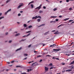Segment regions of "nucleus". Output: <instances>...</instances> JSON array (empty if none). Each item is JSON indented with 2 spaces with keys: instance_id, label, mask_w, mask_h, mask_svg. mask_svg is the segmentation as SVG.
<instances>
[{
  "instance_id": "8fccbe9b",
  "label": "nucleus",
  "mask_w": 74,
  "mask_h": 74,
  "mask_svg": "<svg viewBox=\"0 0 74 74\" xmlns=\"http://www.w3.org/2000/svg\"><path fill=\"white\" fill-rule=\"evenodd\" d=\"M73 20H69V22H73Z\"/></svg>"
},
{
  "instance_id": "aec40b11",
  "label": "nucleus",
  "mask_w": 74,
  "mask_h": 74,
  "mask_svg": "<svg viewBox=\"0 0 74 74\" xmlns=\"http://www.w3.org/2000/svg\"><path fill=\"white\" fill-rule=\"evenodd\" d=\"M57 16H51L50 18H56Z\"/></svg>"
},
{
  "instance_id": "69168bd1",
  "label": "nucleus",
  "mask_w": 74,
  "mask_h": 74,
  "mask_svg": "<svg viewBox=\"0 0 74 74\" xmlns=\"http://www.w3.org/2000/svg\"><path fill=\"white\" fill-rule=\"evenodd\" d=\"M56 60H59V59L57 58H56Z\"/></svg>"
},
{
  "instance_id": "7c9ffc66",
  "label": "nucleus",
  "mask_w": 74,
  "mask_h": 74,
  "mask_svg": "<svg viewBox=\"0 0 74 74\" xmlns=\"http://www.w3.org/2000/svg\"><path fill=\"white\" fill-rule=\"evenodd\" d=\"M30 32H32V31H29L26 32L27 33H30Z\"/></svg>"
},
{
  "instance_id": "c756f323",
  "label": "nucleus",
  "mask_w": 74,
  "mask_h": 74,
  "mask_svg": "<svg viewBox=\"0 0 74 74\" xmlns=\"http://www.w3.org/2000/svg\"><path fill=\"white\" fill-rule=\"evenodd\" d=\"M21 7V6L19 5L17 7V9H19V8H20Z\"/></svg>"
},
{
  "instance_id": "e2e57ef3",
  "label": "nucleus",
  "mask_w": 74,
  "mask_h": 74,
  "mask_svg": "<svg viewBox=\"0 0 74 74\" xmlns=\"http://www.w3.org/2000/svg\"><path fill=\"white\" fill-rule=\"evenodd\" d=\"M66 2H69V0H66Z\"/></svg>"
},
{
  "instance_id": "423d86ee",
  "label": "nucleus",
  "mask_w": 74,
  "mask_h": 74,
  "mask_svg": "<svg viewBox=\"0 0 74 74\" xmlns=\"http://www.w3.org/2000/svg\"><path fill=\"white\" fill-rule=\"evenodd\" d=\"M54 46H56V45L55 44H53L52 45H50V47H54Z\"/></svg>"
},
{
  "instance_id": "de8ad7c7",
  "label": "nucleus",
  "mask_w": 74,
  "mask_h": 74,
  "mask_svg": "<svg viewBox=\"0 0 74 74\" xmlns=\"http://www.w3.org/2000/svg\"><path fill=\"white\" fill-rule=\"evenodd\" d=\"M69 10H70V11H71V10H72V8H71L69 9Z\"/></svg>"
},
{
  "instance_id": "864d4df0",
  "label": "nucleus",
  "mask_w": 74,
  "mask_h": 74,
  "mask_svg": "<svg viewBox=\"0 0 74 74\" xmlns=\"http://www.w3.org/2000/svg\"><path fill=\"white\" fill-rule=\"evenodd\" d=\"M43 8L44 9H46V7L45 6H43Z\"/></svg>"
},
{
  "instance_id": "9b49d317",
  "label": "nucleus",
  "mask_w": 74,
  "mask_h": 74,
  "mask_svg": "<svg viewBox=\"0 0 74 74\" xmlns=\"http://www.w3.org/2000/svg\"><path fill=\"white\" fill-rule=\"evenodd\" d=\"M37 16H35L32 17V19H37Z\"/></svg>"
},
{
  "instance_id": "a878e982",
  "label": "nucleus",
  "mask_w": 74,
  "mask_h": 74,
  "mask_svg": "<svg viewBox=\"0 0 74 74\" xmlns=\"http://www.w3.org/2000/svg\"><path fill=\"white\" fill-rule=\"evenodd\" d=\"M43 12L42 11V10H40L39 11V13H40V14H41V13H42Z\"/></svg>"
},
{
  "instance_id": "1a4fd4ad",
  "label": "nucleus",
  "mask_w": 74,
  "mask_h": 74,
  "mask_svg": "<svg viewBox=\"0 0 74 74\" xmlns=\"http://www.w3.org/2000/svg\"><path fill=\"white\" fill-rule=\"evenodd\" d=\"M54 34H59V31H57V32L54 33Z\"/></svg>"
},
{
  "instance_id": "338daca9",
  "label": "nucleus",
  "mask_w": 74,
  "mask_h": 74,
  "mask_svg": "<svg viewBox=\"0 0 74 74\" xmlns=\"http://www.w3.org/2000/svg\"><path fill=\"white\" fill-rule=\"evenodd\" d=\"M20 13H22V12H23V11H20Z\"/></svg>"
},
{
  "instance_id": "b1692460",
  "label": "nucleus",
  "mask_w": 74,
  "mask_h": 74,
  "mask_svg": "<svg viewBox=\"0 0 74 74\" xmlns=\"http://www.w3.org/2000/svg\"><path fill=\"white\" fill-rule=\"evenodd\" d=\"M62 25H64V24H61L59 26H58V27H60V26H62Z\"/></svg>"
},
{
  "instance_id": "bb28decb",
  "label": "nucleus",
  "mask_w": 74,
  "mask_h": 74,
  "mask_svg": "<svg viewBox=\"0 0 74 74\" xmlns=\"http://www.w3.org/2000/svg\"><path fill=\"white\" fill-rule=\"evenodd\" d=\"M37 21L38 22H39L40 21H41V19H37Z\"/></svg>"
},
{
  "instance_id": "49530a36",
  "label": "nucleus",
  "mask_w": 74,
  "mask_h": 74,
  "mask_svg": "<svg viewBox=\"0 0 74 74\" xmlns=\"http://www.w3.org/2000/svg\"><path fill=\"white\" fill-rule=\"evenodd\" d=\"M49 66H52V63H50L49 64Z\"/></svg>"
},
{
  "instance_id": "473e14b6",
  "label": "nucleus",
  "mask_w": 74,
  "mask_h": 74,
  "mask_svg": "<svg viewBox=\"0 0 74 74\" xmlns=\"http://www.w3.org/2000/svg\"><path fill=\"white\" fill-rule=\"evenodd\" d=\"M53 10L54 11H56V10H57V8H55V9H53Z\"/></svg>"
},
{
  "instance_id": "c03bdc74",
  "label": "nucleus",
  "mask_w": 74,
  "mask_h": 74,
  "mask_svg": "<svg viewBox=\"0 0 74 74\" xmlns=\"http://www.w3.org/2000/svg\"><path fill=\"white\" fill-rule=\"evenodd\" d=\"M56 22H58V21H59V19H56Z\"/></svg>"
},
{
  "instance_id": "c9c22d12",
  "label": "nucleus",
  "mask_w": 74,
  "mask_h": 74,
  "mask_svg": "<svg viewBox=\"0 0 74 74\" xmlns=\"http://www.w3.org/2000/svg\"><path fill=\"white\" fill-rule=\"evenodd\" d=\"M26 40V39H22L21 40V41H25V40Z\"/></svg>"
},
{
  "instance_id": "a211bd4d",
  "label": "nucleus",
  "mask_w": 74,
  "mask_h": 74,
  "mask_svg": "<svg viewBox=\"0 0 74 74\" xmlns=\"http://www.w3.org/2000/svg\"><path fill=\"white\" fill-rule=\"evenodd\" d=\"M31 8H34V6H33V4H32L31 5Z\"/></svg>"
},
{
  "instance_id": "774afa93",
  "label": "nucleus",
  "mask_w": 74,
  "mask_h": 74,
  "mask_svg": "<svg viewBox=\"0 0 74 74\" xmlns=\"http://www.w3.org/2000/svg\"><path fill=\"white\" fill-rule=\"evenodd\" d=\"M47 74H51V73L49 72L47 73Z\"/></svg>"
},
{
  "instance_id": "f03ea898",
  "label": "nucleus",
  "mask_w": 74,
  "mask_h": 74,
  "mask_svg": "<svg viewBox=\"0 0 74 74\" xmlns=\"http://www.w3.org/2000/svg\"><path fill=\"white\" fill-rule=\"evenodd\" d=\"M35 64V66H38V65H39V64H38V63L37 62L33 63L32 64V66H33V64Z\"/></svg>"
},
{
  "instance_id": "09e8293b",
  "label": "nucleus",
  "mask_w": 74,
  "mask_h": 74,
  "mask_svg": "<svg viewBox=\"0 0 74 74\" xmlns=\"http://www.w3.org/2000/svg\"><path fill=\"white\" fill-rule=\"evenodd\" d=\"M65 71H66V70H63V71H62V73H64V72H65Z\"/></svg>"
},
{
  "instance_id": "72a5a7b5",
  "label": "nucleus",
  "mask_w": 74,
  "mask_h": 74,
  "mask_svg": "<svg viewBox=\"0 0 74 74\" xmlns=\"http://www.w3.org/2000/svg\"><path fill=\"white\" fill-rule=\"evenodd\" d=\"M16 67H21V66H16Z\"/></svg>"
},
{
  "instance_id": "4be33fe9",
  "label": "nucleus",
  "mask_w": 74,
  "mask_h": 74,
  "mask_svg": "<svg viewBox=\"0 0 74 74\" xmlns=\"http://www.w3.org/2000/svg\"><path fill=\"white\" fill-rule=\"evenodd\" d=\"M24 56H28V54H24Z\"/></svg>"
},
{
  "instance_id": "0eeeda50",
  "label": "nucleus",
  "mask_w": 74,
  "mask_h": 74,
  "mask_svg": "<svg viewBox=\"0 0 74 74\" xmlns=\"http://www.w3.org/2000/svg\"><path fill=\"white\" fill-rule=\"evenodd\" d=\"M72 71V69H68L66 70V72H70V71Z\"/></svg>"
},
{
  "instance_id": "412c9836",
  "label": "nucleus",
  "mask_w": 74,
  "mask_h": 74,
  "mask_svg": "<svg viewBox=\"0 0 74 74\" xmlns=\"http://www.w3.org/2000/svg\"><path fill=\"white\" fill-rule=\"evenodd\" d=\"M3 18H4V17L3 16L0 17V20H1V19H3Z\"/></svg>"
},
{
  "instance_id": "f257e3e1",
  "label": "nucleus",
  "mask_w": 74,
  "mask_h": 74,
  "mask_svg": "<svg viewBox=\"0 0 74 74\" xmlns=\"http://www.w3.org/2000/svg\"><path fill=\"white\" fill-rule=\"evenodd\" d=\"M53 52H57L58 51H59L60 50V49H53Z\"/></svg>"
},
{
  "instance_id": "0e129e2a",
  "label": "nucleus",
  "mask_w": 74,
  "mask_h": 74,
  "mask_svg": "<svg viewBox=\"0 0 74 74\" xmlns=\"http://www.w3.org/2000/svg\"><path fill=\"white\" fill-rule=\"evenodd\" d=\"M4 70H5V69H3V70H1V71H4Z\"/></svg>"
},
{
  "instance_id": "9d476101",
  "label": "nucleus",
  "mask_w": 74,
  "mask_h": 74,
  "mask_svg": "<svg viewBox=\"0 0 74 74\" xmlns=\"http://www.w3.org/2000/svg\"><path fill=\"white\" fill-rule=\"evenodd\" d=\"M37 16V18H39V19H41V17L40 16Z\"/></svg>"
},
{
  "instance_id": "ea45409f",
  "label": "nucleus",
  "mask_w": 74,
  "mask_h": 74,
  "mask_svg": "<svg viewBox=\"0 0 74 74\" xmlns=\"http://www.w3.org/2000/svg\"><path fill=\"white\" fill-rule=\"evenodd\" d=\"M32 46V44H30L28 46V48H30Z\"/></svg>"
},
{
  "instance_id": "3c124183",
  "label": "nucleus",
  "mask_w": 74,
  "mask_h": 74,
  "mask_svg": "<svg viewBox=\"0 0 74 74\" xmlns=\"http://www.w3.org/2000/svg\"><path fill=\"white\" fill-rule=\"evenodd\" d=\"M53 69V67H51L50 68V69L51 70V69Z\"/></svg>"
},
{
  "instance_id": "f704fd0d",
  "label": "nucleus",
  "mask_w": 74,
  "mask_h": 74,
  "mask_svg": "<svg viewBox=\"0 0 74 74\" xmlns=\"http://www.w3.org/2000/svg\"><path fill=\"white\" fill-rule=\"evenodd\" d=\"M34 3V1H32L31 2H29V4H31V3Z\"/></svg>"
},
{
  "instance_id": "4c0bfd02",
  "label": "nucleus",
  "mask_w": 74,
  "mask_h": 74,
  "mask_svg": "<svg viewBox=\"0 0 74 74\" xmlns=\"http://www.w3.org/2000/svg\"><path fill=\"white\" fill-rule=\"evenodd\" d=\"M30 35V33H29L27 35H26V37H27Z\"/></svg>"
},
{
  "instance_id": "58836bf2",
  "label": "nucleus",
  "mask_w": 74,
  "mask_h": 74,
  "mask_svg": "<svg viewBox=\"0 0 74 74\" xmlns=\"http://www.w3.org/2000/svg\"><path fill=\"white\" fill-rule=\"evenodd\" d=\"M52 22H54V23H55V22H56V21H50V23H52Z\"/></svg>"
},
{
  "instance_id": "4468645a",
  "label": "nucleus",
  "mask_w": 74,
  "mask_h": 74,
  "mask_svg": "<svg viewBox=\"0 0 74 74\" xmlns=\"http://www.w3.org/2000/svg\"><path fill=\"white\" fill-rule=\"evenodd\" d=\"M45 24H42L40 26H38V27H41V26H45Z\"/></svg>"
},
{
  "instance_id": "13d9d810",
  "label": "nucleus",
  "mask_w": 74,
  "mask_h": 74,
  "mask_svg": "<svg viewBox=\"0 0 74 74\" xmlns=\"http://www.w3.org/2000/svg\"><path fill=\"white\" fill-rule=\"evenodd\" d=\"M42 59H41L40 61H39V62H42Z\"/></svg>"
},
{
  "instance_id": "603ef678",
  "label": "nucleus",
  "mask_w": 74,
  "mask_h": 74,
  "mask_svg": "<svg viewBox=\"0 0 74 74\" xmlns=\"http://www.w3.org/2000/svg\"><path fill=\"white\" fill-rule=\"evenodd\" d=\"M11 63H14V61H12L11 62Z\"/></svg>"
},
{
  "instance_id": "f3484780",
  "label": "nucleus",
  "mask_w": 74,
  "mask_h": 74,
  "mask_svg": "<svg viewBox=\"0 0 74 74\" xmlns=\"http://www.w3.org/2000/svg\"><path fill=\"white\" fill-rule=\"evenodd\" d=\"M48 33H49V31L47 32H45L44 34V35H47V34H48Z\"/></svg>"
},
{
  "instance_id": "393cba45",
  "label": "nucleus",
  "mask_w": 74,
  "mask_h": 74,
  "mask_svg": "<svg viewBox=\"0 0 74 74\" xmlns=\"http://www.w3.org/2000/svg\"><path fill=\"white\" fill-rule=\"evenodd\" d=\"M73 65L72 66V67H71V69H74V66H73Z\"/></svg>"
},
{
  "instance_id": "6ab92c4d",
  "label": "nucleus",
  "mask_w": 74,
  "mask_h": 74,
  "mask_svg": "<svg viewBox=\"0 0 74 74\" xmlns=\"http://www.w3.org/2000/svg\"><path fill=\"white\" fill-rule=\"evenodd\" d=\"M24 27H27V25L26 24H24L23 25Z\"/></svg>"
},
{
  "instance_id": "cd10ccee",
  "label": "nucleus",
  "mask_w": 74,
  "mask_h": 74,
  "mask_svg": "<svg viewBox=\"0 0 74 74\" xmlns=\"http://www.w3.org/2000/svg\"><path fill=\"white\" fill-rule=\"evenodd\" d=\"M32 25H29L28 26V28H31V27H32Z\"/></svg>"
},
{
  "instance_id": "37998d69",
  "label": "nucleus",
  "mask_w": 74,
  "mask_h": 74,
  "mask_svg": "<svg viewBox=\"0 0 74 74\" xmlns=\"http://www.w3.org/2000/svg\"><path fill=\"white\" fill-rule=\"evenodd\" d=\"M41 56L40 55H39L37 56V58H39V57H41Z\"/></svg>"
},
{
  "instance_id": "e433bc0d",
  "label": "nucleus",
  "mask_w": 74,
  "mask_h": 74,
  "mask_svg": "<svg viewBox=\"0 0 74 74\" xmlns=\"http://www.w3.org/2000/svg\"><path fill=\"white\" fill-rule=\"evenodd\" d=\"M21 74H29L28 73H22Z\"/></svg>"
},
{
  "instance_id": "c85d7f7f",
  "label": "nucleus",
  "mask_w": 74,
  "mask_h": 74,
  "mask_svg": "<svg viewBox=\"0 0 74 74\" xmlns=\"http://www.w3.org/2000/svg\"><path fill=\"white\" fill-rule=\"evenodd\" d=\"M46 57H47L48 56V57H51V56H50L49 55H47L46 56Z\"/></svg>"
},
{
  "instance_id": "4d7b16f0",
  "label": "nucleus",
  "mask_w": 74,
  "mask_h": 74,
  "mask_svg": "<svg viewBox=\"0 0 74 74\" xmlns=\"http://www.w3.org/2000/svg\"><path fill=\"white\" fill-rule=\"evenodd\" d=\"M2 15V13H0V16Z\"/></svg>"
},
{
  "instance_id": "a18cd8bd",
  "label": "nucleus",
  "mask_w": 74,
  "mask_h": 74,
  "mask_svg": "<svg viewBox=\"0 0 74 74\" xmlns=\"http://www.w3.org/2000/svg\"><path fill=\"white\" fill-rule=\"evenodd\" d=\"M27 59V58L26 57L25 58L23 59V60H26V59Z\"/></svg>"
},
{
  "instance_id": "2f4dec72",
  "label": "nucleus",
  "mask_w": 74,
  "mask_h": 74,
  "mask_svg": "<svg viewBox=\"0 0 74 74\" xmlns=\"http://www.w3.org/2000/svg\"><path fill=\"white\" fill-rule=\"evenodd\" d=\"M8 12L7 11V12H5V15H7V13H8Z\"/></svg>"
},
{
  "instance_id": "6e6552de",
  "label": "nucleus",
  "mask_w": 74,
  "mask_h": 74,
  "mask_svg": "<svg viewBox=\"0 0 74 74\" xmlns=\"http://www.w3.org/2000/svg\"><path fill=\"white\" fill-rule=\"evenodd\" d=\"M20 35V34L19 33H18V34H16L15 36V37H17L18 36H19Z\"/></svg>"
},
{
  "instance_id": "f8f14e48",
  "label": "nucleus",
  "mask_w": 74,
  "mask_h": 74,
  "mask_svg": "<svg viewBox=\"0 0 74 74\" xmlns=\"http://www.w3.org/2000/svg\"><path fill=\"white\" fill-rule=\"evenodd\" d=\"M10 1H11V0H8L6 1V3L7 4V3H9V2H10Z\"/></svg>"
},
{
  "instance_id": "6e6d98bb",
  "label": "nucleus",
  "mask_w": 74,
  "mask_h": 74,
  "mask_svg": "<svg viewBox=\"0 0 74 74\" xmlns=\"http://www.w3.org/2000/svg\"><path fill=\"white\" fill-rule=\"evenodd\" d=\"M40 44H42L43 46V47H44V46L45 45V44H42V43H41Z\"/></svg>"
},
{
  "instance_id": "680f3d73",
  "label": "nucleus",
  "mask_w": 74,
  "mask_h": 74,
  "mask_svg": "<svg viewBox=\"0 0 74 74\" xmlns=\"http://www.w3.org/2000/svg\"><path fill=\"white\" fill-rule=\"evenodd\" d=\"M8 32H7V33H5L6 35H8Z\"/></svg>"
},
{
  "instance_id": "dca6fc26",
  "label": "nucleus",
  "mask_w": 74,
  "mask_h": 74,
  "mask_svg": "<svg viewBox=\"0 0 74 74\" xmlns=\"http://www.w3.org/2000/svg\"><path fill=\"white\" fill-rule=\"evenodd\" d=\"M69 18H68L64 19V21H67V20H69Z\"/></svg>"
},
{
  "instance_id": "2eb2a0df",
  "label": "nucleus",
  "mask_w": 74,
  "mask_h": 74,
  "mask_svg": "<svg viewBox=\"0 0 74 74\" xmlns=\"http://www.w3.org/2000/svg\"><path fill=\"white\" fill-rule=\"evenodd\" d=\"M74 61H73L72 62H71V63L70 64V65H71V64H74Z\"/></svg>"
},
{
  "instance_id": "bf43d9fd",
  "label": "nucleus",
  "mask_w": 74,
  "mask_h": 74,
  "mask_svg": "<svg viewBox=\"0 0 74 74\" xmlns=\"http://www.w3.org/2000/svg\"><path fill=\"white\" fill-rule=\"evenodd\" d=\"M34 53H37V52H38V51H34Z\"/></svg>"
},
{
  "instance_id": "5701e85b",
  "label": "nucleus",
  "mask_w": 74,
  "mask_h": 74,
  "mask_svg": "<svg viewBox=\"0 0 74 74\" xmlns=\"http://www.w3.org/2000/svg\"><path fill=\"white\" fill-rule=\"evenodd\" d=\"M11 11V9H10L8 10L7 11L8 12H10V11Z\"/></svg>"
},
{
  "instance_id": "a19ab883",
  "label": "nucleus",
  "mask_w": 74,
  "mask_h": 74,
  "mask_svg": "<svg viewBox=\"0 0 74 74\" xmlns=\"http://www.w3.org/2000/svg\"><path fill=\"white\" fill-rule=\"evenodd\" d=\"M18 16H21V14L20 13H19L18 15Z\"/></svg>"
},
{
  "instance_id": "7ed1b4c3",
  "label": "nucleus",
  "mask_w": 74,
  "mask_h": 74,
  "mask_svg": "<svg viewBox=\"0 0 74 74\" xmlns=\"http://www.w3.org/2000/svg\"><path fill=\"white\" fill-rule=\"evenodd\" d=\"M42 5L41 4L39 6L35 8V10L38 9V10H40V9L41 8V5Z\"/></svg>"
},
{
  "instance_id": "ddd939ff",
  "label": "nucleus",
  "mask_w": 74,
  "mask_h": 74,
  "mask_svg": "<svg viewBox=\"0 0 74 74\" xmlns=\"http://www.w3.org/2000/svg\"><path fill=\"white\" fill-rule=\"evenodd\" d=\"M20 6L21 7H22L23 5V3H20Z\"/></svg>"
},
{
  "instance_id": "39448f33",
  "label": "nucleus",
  "mask_w": 74,
  "mask_h": 74,
  "mask_svg": "<svg viewBox=\"0 0 74 74\" xmlns=\"http://www.w3.org/2000/svg\"><path fill=\"white\" fill-rule=\"evenodd\" d=\"M22 49V47H21L20 48L17 49L16 50V52H17V51H19L20 50H21Z\"/></svg>"
},
{
  "instance_id": "20e7f679",
  "label": "nucleus",
  "mask_w": 74,
  "mask_h": 74,
  "mask_svg": "<svg viewBox=\"0 0 74 74\" xmlns=\"http://www.w3.org/2000/svg\"><path fill=\"white\" fill-rule=\"evenodd\" d=\"M48 69H48V68L45 66V72H47V71H48Z\"/></svg>"
},
{
  "instance_id": "79ce46f5",
  "label": "nucleus",
  "mask_w": 74,
  "mask_h": 74,
  "mask_svg": "<svg viewBox=\"0 0 74 74\" xmlns=\"http://www.w3.org/2000/svg\"><path fill=\"white\" fill-rule=\"evenodd\" d=\"M12 40H10L9 41V43H11L12 42Z\"/></svg>"
},
{
  "instance_id": "052dcab7",
  "label": "nucleus",
  "mask_w": 74,
  "mask_h": 74,
  "mask_svg": "<svg viewBox=\"0 0 74 74\" xmlns=\"http://www.w3.org/2000/svg\"><path fill=\"white\" fill-rule=\"evenodd\" d=\"M59 18H62V16L60 15V16H59Z\"/></svg>"
},
{
  "instance_id": "5fc2aeb1",
  "label": "nucleus",
  "mask_w": 74,
  "mask_h": 74,
  "mask_svg": "<svg viewBox=\"0 0 74 74\" xmlns=\"http://www.w3.org/2000/svg\"><path fill=\"white\" fill-rule=\"evenodd\" d=\"M9 70H10L9 69H6V71H8Z\"/></svg>"
}]
</instances>
